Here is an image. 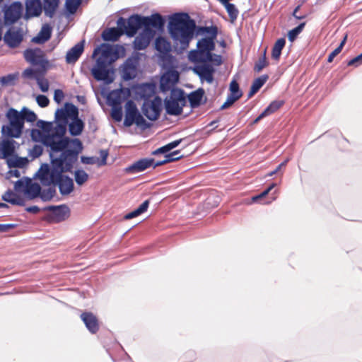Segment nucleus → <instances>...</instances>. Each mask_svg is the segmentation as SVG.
Returning a JSON list of instances; mask_svg holds the SVG:
<instances>
[{
  "label": "nucleus",
  "mask_w": 362,
  "mask_h": 362,
  "mask_svg": "<svg viewBox=\"0 0 362 362\" xmlns=\"http://www.w3.org/2000/svg\"><path fill=\"white\" fill-rule=\"evenodd\" d=\"M42 144L52 153L61 152L59 158L52 159V168L49 171V180L57 185L61 194H69L74 188L71 178L64 175V172H69L77 160L78 155L83 149V144L78 139L64 136V127L58 125L54 132L44 134Z\"/></svg>",
  "instance_id": "f257e3e1"
},
{
  "label": "nucleus",
  "mask_w": 362,
  "mask_h": 362,
  "mask_svg": "<svg viewBox=\"0 0 362 362\" xmlns=\"http://www.w3.org/2000/svg\"><path fill=\"white\" fill-rule=\"evenodd\" d=\"M196 22L185 13H174L168 22V33L174 43L185 49L193 39Z\"/></svg>",
  "instance_id": "f03ea898"
},
{
  "label": "nucleus",
  "mask_w": 362,
  "mask_h": 362,
  "mask_svg": "<svg viewBox=\"0 0 362 362\" xmlns=\"http://www.w3.org/2000/svg\"><path fill=\"white\" fill-rule=\"evenodd\" d=\"M55 118L57 120H62L63 122H57L56 124H53L52 122H47L43 120H39L37 122L38 127L41 128L42 130L40 129H33L32 133H30V136L33 140L37 141H40L42 142V137L45 134H51L54 132L55 129L58 125H61L65 127V132H66V118H67V112L64 109H58L57 112H55Z\"/></svg>",
  "instance_id": "7ed1b4c3"
},
{
  "label": "nucleus",
  "mask_w": 362,
  "mask_h": 362,
  "mask_svg": "<svg viewBox=\"0 0 362 362\" xmlns=\"http://www.w3.org/2000/svg\"><path fill=\"white\" fill-rule=\"evenodd\" d=\"M112 53V47L109 45H103L101 57L96 59L95 66L91 69V74H93L94 79L98 81L112 82V79L110 78V69H108V63L106 61V59Z\"/></svg>",
  "instance_id": "20e7f679"
},
{
  "label": "nucleus",
  "mask_w": 362,
  "mask_h": 362,
  "mask_svg": "<svg viewBox=\"0 0 362 362\" xmlns=\"http://www.w3.org/2000/svg\"><path fill=\"white\" fill-rule=\"evenodd\" d=\"M6 117L8 120V125H3L1 130L3 135L11 138H19L22 135L25 120L20 115V112L13 107L8 109Z\"/></svg>",
  "instance_id": "39448f33"
},
{
  "label": "nucleus",
  "mask_w": 362,
  "mask_h": 362,
  "mask_svg": "<svg viewBox=\"0 0 362 362\" xmlns=\"http://www.w3.org/2000/svg\"><path fill=\"white\" fill-rule=\"evenodd\" d=\"M133 124L143 129H147L151 127V124L141 116L135 103L132 100H129L124 105V125L126 127H130Z\"/></svg>",
  "instance_id": "423d86ee"
},
{
  "label": "nucleus",
  "mask_w": 362,
  "mask_h": 362,
  "mask_svg": "<svg viewBox=\"0 0 362 362\" xmlns=\"http://www.w3.org/2000/svg\"><path fill=\"white\" fill-rule=\"evenodd\" d=\"M215 38H202L197 42V51L190 53L193 62H206L212 60L211 52L215 49Z\"/></svg>",
  "instance_id": "0eeeda50"
},
{
  "label": "nucleus",
  "mask_w": 362,
  "mask_h": 362,
  "mask_svg": "<svg viewBox=\"0 0 362 362\" xmlns=\"http://www.w3.org/2000/svg\"><path fill=\"white\" fill-rule=\"evenodd\" d=\"M185 105V96L182 89H173L170 95L165 100V111L168 115H180Z\"/></svg>",
  "instance_id": "6e6552de"
},
{
  "label": "nucleus",
  "mask_w": 362,
  "mask_h": 362,
  "mask_svg": "<svg viewBox=\"0 0 362 362\" xmlns=\"http://www.w3.org/2000/svg\"><path fill=\"white\" fill-rule=\"evenodd\" d=\"M117 26L126 31L127 37H133L136 35V31L144 26V22L141 16L134 14L129 16L127 20L122 17L119 18Z\"/></svg>",
  "instance_id": "1a4fd4ad"
},
{
  "label": "nucleus",
  "mask_w": 362,
  "mask_h": 362,
  "mask_svg": "<svg viewBox=\"0 0 362 362\" xmlns=\"http://www.w3.org/2000/svg\"><path fill=\"white\" fill-rule=\"evenodd\" d=\"M24 193L27 195L28 198L30 199H35L41 195L43 199H50L55 193V190L52 188H49L47 190H43L41 193V186L31 180H27L24 186Z\"/></svg>",
  "instance_id": "9d476101"
},
{
  "label": "nucleus",
  "mask_w": 362,
  "mask_h": 362,
  "mask_svg": "<svg viewBox=\"0 0 362 362\" xmlns=\"http://www.w3.org/2000/svg\"><path fill=\"white\" fill-rule=\"evenodd\" d=\"M24 59L26 62L45 69L48 61L45 58L44 51L39 48H28L23 52Z\"/></svg>",
  "instance_id": "9b49d317"
},
{
  "label": "nucleus",
  "mask_w": 362,
  "mask_h": 362,
  "mask_svg": "<svg viewBox=\"0 0 362 362\" xmlns=\"http://www.w3.org/2000/svg\"><path fill=\"white\" fill-rule=\"evenodd\" d=\"M144 115L151 121H156L160 117L161 111V99L159 96H155L152 100H145L141 107Z\"/></svg>",
  "instance_id": "f8f14e48"
},
{
  "label": "nucleus",
  "mask_w": 362,
  "mask_h": 362,
  "mask_svg": "<svg viewBox=\"0 0 362 362\" xmlns=\"http://www.w3.org/2000/svg\"><path fill=\"white\" fill-rule=\"evenodd\" d=\"M23 6L20 1H16L6 8L4 11V21L7 25H13L22 16Z\"/></svg>",
  "instance_id": "ddd939ff"
},
{
  "label": "nucleus",
  "mask_w": 362,
  "mask_h": 362,
  "mask_svg": "<svg viewBox=\"0 0 362 362\" xmlns=\"http://www.w3.org/2000/svg\"><path fill=\"white\" fill-rule=\"evenodd\" d=\"M23 39V31L20 28H8L3 37V40L8 47L17 48L22 43Z\"/></svg>",
  "instance_id": "4468645a"
},
{
  "label": "nucleus",
  "mask_w": 362,
  "mask_h": 362,
  "mask_svg": "<svg viewBox=\"0 0 362 362\" xmlns=\"http://www.w3.org/2000/svg\"><path fill=\"white\" fill-rule=\"evenodd\" d=\"M178 81L179 73L174 70L168 71L160 77V88L164 93L175 89L173 87Z\"/></svg>",
  "instance_id": "2eb2a0df"
},
{
  "label": "nucleus",
  "mask_w": 362,
  "mask_h": 362,
  "mask_svg": "<svg viewBox=\"0 0 362 362\" xmlns=\"http://www.w3.org/2000/svg\"><path fill=\"white\" fill-rule=\"evenodd\" d=\"M80 318L88 332L95 334L99 331L100 321L95 314L90 311H85L81 313Z\"/></svg>",
  "instance_id": "dca6fc26"
},
{
  "label": "nucleus",
  "mask_w": 362,
  "mask_h": 362,
  "mask_svg": "<svg viewBox=\"0 0 362 362\" xmlns=\"http://www.w3.org/2000/svg\"><path fill=\"white\" fill-rule=\"evenodd\" d=\"M156 162L153 158H143V159H139L136 161L134 162L132 165L126 168L127 173L129 174H135L137 173L142 172L151 167L155 168L158 165H155Z\"/></svg>",
  "instance_id": "f3484780"
},
{
  "label": "nucleus",
  "mask_w": 362,
  "mask_h": 362,
  "mask_svg": "<svg viewBox=\"0 0 362 362\" xmlns=\"http://www.w3.org/2000/svg\"><path fill=\"white\" fill-rule=\"evenodd\" d=\"M154 31L153 30L144 29L134 39L133 45L136 50H143L148 47L150 41L154 37Z\"/></svg>",
  "instance_id": "a211bd4d"
},
{
  "label": "nucleus",
  "mask_w": 362,
  "mask_h": 362,
  "mask_svg": "<svg viewBox=\"0 0 362 362\" xmlns=\"http://www.w3.org/2000/svg\"><path fill=\"white\" fill-rule=\"evenodd\" d=\"M25 6L27 18L40 16L44 10L40 0H25Z\"/></svg>",
  "instance_id": "6ab92c4d"
},
{
  "label": "nucleus",
  "mask_w": 362,
  "mask_h": 362,
  "mask_svg": "<svg viewBox=\"0 0 362 362\" xmlns=\"http://www.w3.org/2000/svg\"><path fill=\"white\" fill-rule=\"evenodd\" d=\"M71 115L74 116V120L69 124V134L72 136H78L81 134L83 129V122L82 120L78 119V110L74 105H71Z\"/></svg>",
  "instance_id": "aec40b11"
},
{
  "label": "nucleus",
  "mask_w": 362,
  "mask_h": 362,
  "mask_svg": "<svg viewBox=\"0 0 362 362\" xmlns=\"http://www.w3.org/2000/svg\"><path fill=\"white\" fill-rule=\"evenodd\" d=\"M144 22V29L152 30L150 28L161 29L165 25V21L160 13L152 14L150 17L141 16Z\"/></svg>",
  "instance_id": "412c9836"
},
{
  "label": "nucleus",
  "mask_w": 362,
  "mask_h": 362,
  "mask_svg": "<svg viewBox=\"0 0 362 362\" xmlns=\"http://www.w3.org/2000/svg\"><path fill=\"white\" fill-rule=\"evenodd\" d=\"M194 71L198 74L201 79L205 80L209 83H212L214 80V69L211 65L206 63L201 65H196L195 68H194Z\"/></svg>",
  "instance_id": "4be33fe9"
},
{
  "label": "nucleus",
  "mask_w": 362,
  "mask_h": 362,
  "mask_svg": "<svg viewBox=\"0 0 362 362\" xmlns=\"http://www.w3.org/2000/svg\"><path fill=\"white\" fill-rule=\"evenodd\" d=\"M156 93V86L153 83H141L137 87V94L141 98L148 100L149 98L154 96Z\"/></svg>",
  "instance_id": "5701e85b"
},
{
  "label": "nucleus",
  "mask_w": 362,
  "mask_h": 362,
  "mask_svg": "<svg viewBox=\"0 0 362 362\" xmlns=\"http://www.w3.org/2000/svg\"><path fill=\"white\" fill-rule=\"evenodd\" d=\"M83 52V42H81L69 49L66 54V64H74L80 57Z\"/></svg>",
  "instance_id": "b1692460"
},
{
  "label": "nucleus",
  "mask_w": 362,
  "mask_h": 362,
  "mask_svg": "<svg viewBox=\"0 0 362 362\" xmlns=\"http://www.w3.org/2000/svg\"><path fill=\"white\" fill-rule=\"evenodd\" d=\"M16 142L13 139H5L0 143V152H1V158H6L12 156L14 153L15 146Z\"/></svg>",
  "instance_id": "393cba45"
},
{
  "label": "nucleus",
  "mask_w": 362,
  "mask_h": 362,
  "mask_svg": "<svg viewBox=\"0 0 362 362\" xmlns=\"http://www.w3.org/2000/svg\"><path fill=\"white\" fill-rule=\"evenodd\" d=\"M125 34V31L117 27L109 28L102 33V38L104 41H118L119 38L123 35Z\"/></svg>",
  "instance_id": "a878e982"
},
{
  "label": "nucleus",
  "mask_w": 362,
  "mask_h": 362,
  "mask_svg": "<svg viewBox=\"0 0 362 362\" xmlns=\"http://www.w3.org/2000/svg\"><path fill=\"white\" fill-rule=\"evenodd\" d=\"M49 209L52 211V216L58 222L65 221L69 216V209L66 205L51 206Z\"/></svg>",
  "instance_id": "bb28decb"
},
{
  "label": "nucleus",
  "mask_w": 362,
  "mask_h": 362,
  "mask_svg": "<svg viewBox=\"0 0 362 362\" xmlns=\"http://www.w3.org/2000/svg\"><path fill=\"white\" fill-rule=\"evenodd\" d=\"M43 2L45 15L49 18H52L58 9L60 0H43Z\"/></svg>",
  "instance_id": "cd10ccee"
},
{
  "label": "nucleus",
  "mask_w": 362,
  "mask_h": 362,
  "mask_svg": "<svg viewBox=\"0 0 362 362\" xmlns=\"http://www.w3.org/2000/svg\"><path fill=\"white\" fill-rule=\"evenodd\" d=\"M204 95V91L202 88H199L190 93L189 95H188V101H189L190 106L193 108L199 107L202 103Z\"/></svg>",
  "instance_id": "c85d7f7f"
},
{
  "label": "nucleus",
  "mask_w": 362,
  "mask_h": 362,
  "mask_svg": "<svg viewBox=\"0 0 362 362\" xmlns=\"http://www.w3.org/2000/svg\"><path fill=\"white\" fill-rule=\"evenodd\" d=\"M110 101V104H112V117L115 121L116 122H121L122 118V106H121V102L119 101V98H115L113 100H111L110 98H109Z\"/></svg>",
  "instance_id": "c756f323"
},
{
  "label": "nucleus",
  "mask_w": 362,
  "mask_h": 362,
  "mask_svg": "<svg viewBox=\"0 0 362 362\" xmlns=\"http://www.w3.org/2000/svg\"><path fill=\"white\" fill-rule=\"evenodd\" d=\"M50 37H52V30L46 25L42 28L37 36L33 38V42L39 44L45 43L50 39Z\"/></svg>",
  "instance_id": "7c9ffc66"
},
{
  "label": "nucleus",
  "mask_w": 362,
  "mask_h": 362,
  "mask_svg": "<svg viewBox=\"0 0 362 362\" xmlns=\"http://www.w3.org/2000/svg\"><path fill=\"white\" fill-rule=\"evenodd\" d=\"M3 200L6 202L12 204L13 205H23V199L19 195L16 194V192L8 190L5 192L2 196Z\"/></svg>",
  "instance_id": "2f4dec72"
},
{
  "label": "nucleus",
  "mask_w": 362,
  "mask_h": 362,
  "mask_svg": "<svg viewBox=\"0 0 362 362\" xmlns=\"http://www.w3.org/2000/svg\"><path fill=\"white\" fill-rule=\"evenodd\" d=\"M155 48L160 53L167 54L171 51V45L165 37H159L155 41Z\"/></svg>",
  "instance_id": "473e14b6"
},
{
  "label": "nucleus",
  "mask_w": 362,
  "mask_h": 362,
  "mask_svg": "<svg viewBox=\"0 0 362 362\" xmlns=\"http://www.w3.org/2000/svg\"><path fill=\"white\" fill-rule=\"evenodd\" d=\"M267 76H262L255 78L253 81V83H252L250 90H249L248 98H251L256 93H257L259 90L262 88L265 82L267 81Z\"/></svg>",
  "instance_id": "72a5a7b5"
},
{
  "label": "nucleus",
  "mask_w": 362,
  "mask_h": 362,
  "mask_svg": "<svg viewBox=\"0 0 362 362\" xmlns=\"http://www.w3.org/2000/svg\"><path fill=\"white\" fill-rule=\"evenodd\" d=\"M179 154L180 151H175L174 152L168 153L165 156V159L160 161H156V163H155V166H160L170 162L178 160L181 158H182V156H179Z\"/></svg>",
  "instance_id": "f704fd0d"
},
{
  "label": "nucleus",
  "mask_w": 362,
  "mask_h": 362,
  "mask_svg": "<svg viewBox=\"0 0 362 362\" xmlns=\"http://www.w3.org/2000/svg\"><path fill=\"white\" fill-rule=\"evenodd\" d=\"M149 205V201L145 200L140 206L137 208V209L124 215V220H130L134 218V217L144 213L146 211L147 209L148 208Z\"/></svg>",
  "instance_id": "c9c22d12"
},
{
  "label": "nucleus",
  "mask_w": 362,
  "mask_h": 362,
  "mask_svg": "<svg viewBox=\"0 0 362 362\" xmlns=\"http://www.w3.org/2000/svg\"><path fill=\"white\" fill-rule=\"evenodd\" d=\"M285 45V39L284 38H279L277 41H276L275 44H274L272 48V58L273 59H279L281 57V49H284Z\"/></svg>",
  "instance_id": "e433bc0d"
},
{
  "label": "nucleus",
  "mask_w": 362,
  "mask_h": 362,
  "mask_svg": "<svg viewBox=\"0 0 362 362\" xmlns=\"http://www.w3.org/2000/svg\"><path fill=\"white\" fill-rule=\"evenodd\" d=\"M198 32L210 35L207 39H216L218 35V28L216 25L199 27Z\"/></svg>",
  "instance_id": "4c0bfd02"
},
{
  "label": "nucleus",
  "mask_w": 362,
  "mask_h": 362,
  "mask_svg": "<svg viewBox=\"0 0 362 362\" xmlns=\"http://www.w3.org/2000/svg\"><path fill=\"white\" fill-rule=\"evenodd\" d=\"M82 0H66L65 7L69 14H74L77 11Z\"/></svg>",
  "instance_id": "58836bf2"
},
{
  "label": "nucleus",
  "mask_w": 362,
  "mask_h": 362,
  "mask_svg": "<svg viewBox=\"0 0 362 362\" xmlns=\"http://www.w3.org/2000/svg\"><path fill=\"white\" fill-rule=\"evenodd\" d=\"M74 180L75 182L81 186L88 180V175L83 170H77L74 173Z\"/></svg>",
  "instance_id": "ea45409f"
},
{
  "label": "nucleus",
  "mask_w": 362,
  "mask_h": 362,
  "mask_svg": "<svg viewBox=\"0 0 362 362\" xmlns=\"http://www.w3.org/2000/svg\"><path fill=\"white\" fill-rule=\"evenodd\" d=\"M19 112L23 120L28 122H34L36 121L37 116L33 111L29 110L26 107H23Z\"/></svg>",
  "instance_id": "a19ab883"
},
{
  "label": "nucleus",
  "mask_w": 362,
  "mask_h": 362,
  "mask_svg": "<svg viewBox=\"0 0 362 362\" xmlns=\"http://www.w3.org/2000/svg\"><path fill=\"white\" fill-rule=\"evenodd\" d=\"M284 105V103L279 101H273L267 106V108L264 109L262 113L266 114L267 115H271L275 113L281 107Z\"/></svg>",
  "instance_id": "79ce46f5"
},
{
  "label": "nucleus",
  "mask_w": 362,
  "mask_h": 362,
  "mask_svg": "<svg viewBox=\"0 0 362 362\" xmlns=\"http://www.w3.org/2000/svg\"><path fill=\"white\" fill-rule=\"evenodd\" d=\"M17 80V74H8L5 76L0 77V84L2 86H10L14 83Z\"/></svg>",
  "instance_id": "37998d69"
},
{
  "label": "nucleus",
  "mask_w": 362,
  "mask_h": 362,
  "mask_svg": "<svg viewBox=\"0 0 362 362\" xmlns=\"http://www.w3.org/2000/svg\"><path fill=\"white\" fill-rule=\"evenodd\" d=\"M240 98H241V96H240V95H228V98H226V102L223 103L222 106H221L220 110H226V108H229L230 107L232 106V105L234 104L235 102H236Z\"/></svg>",
  "instance_id": "c03bdc74"
},
{
  "label": "nucleus",
  "mask_w": 362,
  "mask_h": 362,
  "mask_svg": "<svg viewBox=\"0 0 362 362\" xmlns=\"http://www.w3.org/2000/svg\"><path fill=\"white\" fill-rule=\"evenodd\" d=\"M229 95H235V96H243V93L240 91V86L236 81L233 80L229 84Z\"/></svg>",
  "instance_id": "a18cd8bd"
},
{
  "label": "nucleus",
  "mask_w": 362,
  "mask_h": 362,
  "mask_svg": "<svg viewBox=\"0 0 362 362\" xmlns=\"http://www.w3.org/2000/svg\"><path fill=\"white\" fill-rule=\"evenodd\" d=\"M268 65L267 60L266 59L265 52L262 57H259L258 62H257L256 64L254 66V71L256 72H259L264 69L265 66Z\"/></svg>",
  "instance_id": "49530a36"
},
{
  "label": "nucleus",
  "mask_w": 362,
  "mask_h": 362,
  "mask_svg": "<svg viewBox=\"0 0 362 362\" xmlns=\"http://www.w3.org/2000/svg\"><path fill=\"white\" fill-rule=\"evenodd\" d=\"M226 11H228L229 17L232 19V21H234L237 18L238 11L237 8L233 4H228L225 5Z\"/></svg>",
  "instance_id": "de8ad7c7"
},
{
  "label": "nucleus",
  "mask_w": 362,
  "mask_h": 362,
  "mask_svg": "<svg viewBox=\"0 0 362 362\" xmlns=\"http://www.w3.org/2000/svg\"><path fill=\"white\" fill-rule=\"evenodd\" d=\"M36 81H37V85L41 91L47 93L49 88V83H48L47 79L45 78L37 77L36 78Z\"/></svg>",
  "instance_id": "09e8293b"
},
{
  "label": "nucleus",
  "mask_w": 362,
  "mask_h": 362,
  "mask_svg": "<svg viewBox=\"0 0 362 362\" xmlns=\"http://www.w3.org/2000/svg\"><path fill=\"white\" fill-rule=\"evenodd\" d=\"M275 186H276V184H274V183L270 185V186L268 187V188H267V189L264 190V192H261V194L252 197V201H253V202H258V201L264 199L265 197L267 196V194L270 192V191L272 189H274V187Z\"/></svg>",
  "instance_id": "8fccbe9b"
},
{
  "label": "nucleus",
  "mask_w": 362,
  "mask_h": 362,
  "mask_svg": "<svg viewBox=\"0 0 362 362\" xmlns=\"http://www.w3.org/2000/svg\"><path fill=\"white\" fill-rule=\"evenodd\" d=\"M362 64V52L358 54V55L353 57V59L349 60L347 62L348 66H355L358 67V66Z\"/></svg>",
  "instance_id": "3c124183"
},
{
  "label": "nucleus",
  "mask_w": 362,
  "mask_h": 362,
  "mask_svg": "<svg viewBox=\"0 0 362 362\" xmlns=\"http://www.w3.org/2000/svg\"><path fill=\"white\" fill-rule=\"evenodd\" d=\"M36 103H37L39 107H46L49 104V100L45 95H39L36 97Z\"/></svg>",
  "instance_id": "603ef678"
},
{
  "label": "nucleus",
  "mask_w": 362,
  "mask_h": 362,
  "mask_svg": "<svg viewBox=\"0 0 362 362\" xmlns=\"http://www.w3.org/2000/svg\"><path fill=\"white\" fill-rule=\"evenodd\" d=\"M81 161H82V163H83L85 164H88V165H93V164L98 165V162H100L99 158L97 157H85V156L81 157Z\"/></svg>",
  "instance_id": "864d4df0"
},
{
  "label": "nucleus",
  "mask_w": 362,
  "mask_h": 362,
  "mask_svg": "<svg viewBox=\"0 0 362 362\" xmlns=\"http://www.w3.org/2000/svg\"><path fill=\"white\" fill-rule=\"evenodd\" d=\"M100 156H101V159H99L98 166H105L106 165V160L108 156V151L107 150H101L100 151Z\"/></svg>",
  "instance_id": "5fc2aeb1"
},
{
  "label": "nucleus",
  "mask_w": 362,
  "mask_h": 362,
  "mask_svg": "<svg viewBox=\"0 0 362 362\" xmlns=\"http://www.w3.org/2000/svg\"><path fill=\"white\" fill-rule=\"evenodd\" d=\"M341 50H342V49L336 47L335 49H334L332 52L329 53L328 57H327V62L331 63L334 60V59L337 55H339V54L341 52Z\"/></svg>",
  "instance_id": "6e6d98bb"
},
{
  "label": "nucleus",
  "mask_w": 362,
  "mask_h": 362,
  "mask_svg": "<svg viewBox=\"0 0 362 362\" xmlns=\"http://www.w3.org/2000/svg\"><path fill=\"white\" fill-rule=\"evenodd\" d=\"M64 98V93L61 89H57L54 90V99L55 103H60Z\"/></svg>",
  "instance_id": "4d7b16f0"
},
{
  "label": "nucleus",
  "mask_w": 362,
  "mask_h": 362,
  "mask_svg": "<svg viewBox=\"0 0 362 362\" xmlns=\"http://www.w3.org/2000/svg\"><path fill=\"white\" fill-rule=\"evenodd\" d=\"M16 228V224H0V233L8 232L10 230H13Z\"/></svg>",
  "instance_id": "13d9d810"
},
{
  "label": "nucleus",
  "mask_w": 362,
  "mask_h": 362,
  "mask_svg": "<svg viewBox=\"0 0 362 362\" xmlns=\"http://www.w3.org/2000/svg\"><path fill=\"white\" fill-rule=\"evenodd\" d=\"M35 75V71L33 69L28 68L23 71L22 76L23 78H32Z\"/></svg>",
  "instance_id": "bf43d9fd"
},
{
  "label": "nucleus",
  "mask_w": 362,
  "mask_h": 362,
  "mask_svg": "<svg viewBox=\"0 0 362 362\" xmlns=\"http://www.w3.org/2000/svg\"><path fill=\"white\" fill-rule=\"evenodd\" d=\"M171 149H172L171 147L165 145L164 146H162V147L155 150L153 152H152V154L157 155L159 153H166L170 151Z\"/></svg>",
  "instance_id": "052dcab7"
},
{
  "label": "nucleus",
  "mask_w": 362,
  "mask_h": 362,
  "mask_svg": "<svg viewBox=\"0 0 362 362\" xmlns=\"http://www.w3.org/2000/svg\"><path fill=\"white\" fill-rule=\"evenodd\" d=\"M306 25V22H300L295 27V37H298L299 33H301L302 30H303L304 26Z\"/></svg>",
  "instance_id": "680f3d73"
},
{
  "label": "nucleus",
  "mask_w": 362,
  "mask_h": 362,
  "mask_svg": "<svg viewBox=\"0 0 362 362\" xmlns=\"http://www.w3.org/2000/svg\"><path fill=\"white\" fill-rule=\"evenodd\" d=\"M286 162L287 161H284V162L281 163V164H279L278 165V167L276 168V170L270 172L269 174H268L267 175L268 176H272V175H273L274 174H277L281 170V168L285 166V164H286Z\"/></svg>",
  "instance_id": "e2e57ef3"
},
{
  "label": "nucleus",
  "mask_w": 362,
  "mask_h": 362,
  "mask_svg": "<svg viewBox=\"0 0 362 362\" xmlns=\"http://www.w3.org/2000/svg\"><path fill=\"white\" fill-rule=\"evenodd\" d=\"M33 153L35 154V156H40L42 154V149L41 146L35 145V147H33Z\"/></svg>",
  "instance_id": "0e129e2a"
},
{
  "label": "nucleus",
  "mask_w": 362,
  "mask_h": 362,
  "mask_svg": "<svg viewBox=\"0 0 362 362\" xmlns=\"http://www.w3.org/2000/svg\"><path fill=\"white\" fill-rule=\"evenodd\" d=\"M348 34H344V37H342L341 42H339V46L337 48L343 49L344 47L345 43L347 41Z\"/></svg>",
  "instance_id": "69168bd1"
},
{
  "label": "nucleus",
  "mask_w": 362,
  "mask_h": 362,
  "mask_svg": "<svg viewBox=\"0 0 362 362\" xmlns=\"http://www.w3.org/2000/svg\"><path fill=\"white\" fill-rule=\"evenodd\" d=\"M25 210H27L28 212H30L32 214H37L40 211V209H39L38 206H37L28 207L27 209H25Z\"/></svg>",
  "instance_id": "338daca9"
},
{
  "label": "nucleus",
  "mask_w": 362,
  "mask_h": 362,
  "mask_svg": "<svg viewBox=\"0 0 362 362\" xmlns=\"http://www.w3.org/2000/svg\"><path fill=\"white\" fill-rule=\"evenodd\" d=\"M182 142V139H178V140H176V141H174L173 142H170L169 144H167V146L175 148V147H177V146H179V144Z\"/></svg>",
  "instance_id": "774afa93"
}]
</instances>
